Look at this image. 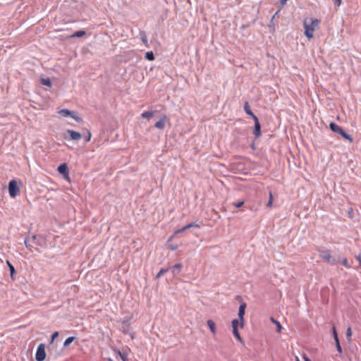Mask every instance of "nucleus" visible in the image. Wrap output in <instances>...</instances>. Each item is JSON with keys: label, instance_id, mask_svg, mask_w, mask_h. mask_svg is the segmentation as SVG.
Instances as JSON below:
<instances>
[{"label": "nucleus", "instance_id": "ddd939ff", "mask_svg": "<svg viewBox=\"0 0 361 361\" xmlns=\"http://www.w3.org/2000/svg\"><path fill=\"white\" fill-rule=\"evenodd\" d=\"M244 110L246 112L247 114L250 115V116H252V118L254 119L255 118V116H256L253 113L252 111H251L250 108V106H249V104L247 102H246L245 103V105H244Z\"/></svg>", "mask_w": 361, "mask_h": 361}, {"label": "nucleus", "instance_id": "423d86ee", "mask_svg": "<svg viewBox=\"0 0 361 361\" xmlns=\"http://www.w3.org/2000/svg\"><path fill=\"white\" fill-rule=\"evenodd\" d=\"M58 113L63 117L71 116L77 122L81 123L82 121L80 117L76 116L73 111H69L68 109H61L58 111Z\"/></svg>", "mask_w": 361, "mask_h": 361}, {"label": "nucleus", "instance_id": "0eeeda50", "mask_svg": "<svg viewBox=\"0 0 361 361\" xmlns=\"http://www.w3.org/2000/svg\"><path fill=\"white\" fill-rule=\"evenodd\" d=\"M246 303L243 302L240 305L238 310V317L240 320V328H243L244 326V314L245 312Z\"/></svg>", "mask_w": 361, "mask_h": 361}, {"label": "nucleus", "instance_id": "b1692460", "mask_svg": "<svg viewBox=\"0 0 361 361\" xmlns=\"http://www.w3.org/2000/svg\"><path fill=\"white\" fill-rule=\"evenodd\" d=\"M7 264L9 267V270L11 271V276L13 277V274L15 273V268L11 264L9 261H7Z\"/></svg>", "mask_w": 361, "mask_h": 361}, {"label": "nucleus", "instance_id": "e433bc0d", "mask_svg": "<svg viewBox=\"0 0 361 361\" xmlns=\"http://www.w3.org/2000/svg\"><path fill=\"white\" fill-rule=\"evenodd\" d=\"M142 40L144 43L147 44V37L145 35H143L142 37Z\"/></svg>", "mask_w": 361, "mask_h": 361}, {"label": "nucleus", "instance_id": "aec40b11", "mask_svg": "<svg viewBox=\"0 0 361 361\" xmlns=\"http://www.w3.org/2000/svg\"><path fill=\"white\" fill-rule=\"evenodd\" d=\"M75 339V337H74V336H71V337L67 338L63 343V346L64 347L68 346Z\"/></svg>", "mask_w": 361, "mask_h": 361}, {"label": "nucleus", "instance_id": "ea45409f", "mask_svg": "<svg viewBox=\"0 0 361 361\" xmlns=\"http://www.w3.org/2000/svg\"><path fill=\"white\" fill-rule=\"evenodd\" d=\"M107 361H114L111 358H108Z\"/></svg>", "mask_w": 361, "mask_h": 361}, {"label": "nucleus", "instance_id": "4c0bfd02", "mask_svg": "<svg viewBox=\"0 0 361 361\" xmlns=\"http://www.w3.org/2000/svg\"><path fill=\"white\" fill-rule=\"evenodd\" d=\"M178 248V245H170V249L172 250H175Z\"/></svg>", "mask_w": 361, "mask_h": 361}, {"label": "nucleus", "instance_id": "393cba45", "mask_svg": "<svg viewBox=\"0 0 361 361\" xmlns=\"http://www.w3.org/2000/svg\"><path fill=\"white\" fill-rule=\"evenodd\" d=\"M42 83L44 85H46V86H48V87H50L51 85V82L49 79H42Z\"/></svg>", "mask_w": 361, "mask_h": 361}, {"label": "nucleus", "instance_id": "39448f33", "mask_svg": "<svg viewBox=\"0 0 361 361\" xmlns=\"http://www.w3.org/2000/svg\"><path fill=\"white\" fill-rule=\"evenodd\" d=\"M46 357L45 345L44 343H40L37 349L35 359L37 361H43Z\"/></svg>", "mask_w": 361, "mask_h": 361}, {"label": "nucleus", "instance_id": "6ab92c4d", "mask_svg": "<svg viewBox=\"0 0 361 361\" xmlns=\"http://www.w3.org/2000/svg\"><path fill=\"white\" fill-rule=\"evenodd\" d=\"M233 329V334L234 336L240 342H242V338L240 335V333L238 332V328H232Z\"/></svg>", "mask_w": 361, "mask_h": 361}, {"label": "nucleus", "instance_id": "4468645a", "mask_svg": "<svg viewBox=\"0 0 361 361\" xmlns=\"http://www.w3.org/2000/svg\"><path fill=\"white\" fill-rule=\"evenodd\" d=\"M154 114V111H145L141 114V116L144 118H147V120H149Z\"/></svg>", "mask_w": 361, "mask_h": 361}, {"label": "nucleus", "instance_id": "f257e3e1", "mask_svg": "<svg viewBox=\"0 0 361 361\" xmlns=\"http://www.w3.org/2000/svg\"><path fill=\"white\" fill-rule=\"evenodd\" d=\"M321 20L317 18H305L303 20L304 34L311 39L314 37V32L320 27Z\"/></svg>", "mask_w": 361, "mask_h": 361}, {"label": "nucleus", "instance_id": "a211bd4d", "mask_svg": "<svg viewBox=\"0 0 361 361\" xmlns=\"http://www.w3.org/2000/svg\"><path fill=\"white\" fill-rule=\"evenodd\" d=\"M182 267L181 264H176L174 266L172 267V272L176 274H178L180 271V268Z\"/></svg>", "mask_w": 361, "mask_h": 361}, {"label": "nucleus", "instance_id": "dca6fc26", "mask_svg": "<svg viewBox=\"0 0 361 361\" xmlns=\"http://www.w3.org/2000/svg\"><path fill=\"white\" fill-rule=\"evenodd\" d=\"M84 35H85V31H84V30H79V31H77V32H74L73 35H71L70 36V37H71V38H73V37H82Z\"/></svg>", "mask_w": 361, "mask_h": 361}, {"label": "nucleus", "instance_id": "2eb2a0df", "mask_svg": "<svg viewBox=\"0 0 361 361\" xmlns=\"http://www.w3.org/2000/svg\"><path fill=\"white\" fill-rule=\"evenodd\" d=\"M114 351L121 357L122 361H128V355L124 353H121L119 350L115 349Z\"/></svg>", "mask_w": 361, "mask_h": 361}, {"label": "nucleus", "instance_id": "9b49d317", "mask_svg": "<svg viewBox=\"0 0 361 361\" xmlns=\"http://www.w3.org/2000/svg\"><path fill=\"white\" fill-rule=\"evenodd\" d=\"M253 120L255 121L254 134L257 137H258L261 135L260 123L257 116H255Z\"/></svg>", "mask_w": 361, "mask_h": 361}, {"label": "nucleus", "instance_id": "f03ea898", "mask_svg": "<svg viewBox=\"0 0 361 361\" xmlns=\"http://www.w3.org/2000/svg\"><path fill=\"white\" fill-rule=\"evenodd\" d=\"M329 128L330 129L335 132V133H337L338 134H340L343 138L348 140L349 142H353V137L348 135V133H346L341 126H339L338 125L334 123H331L329 124Z\"/></svg>", "mask_w": 361, "mask_h": 361}, {"label": "nucleus", "instance_id": "473e14b6", "mask_svg": "<svg viewBox=\"0 0 361 361\" xmlns=\"http://www.w3.org/2000/svg\"><path fill=\"white\" fill-rule=\"evenodd\" d=\"M243 204H244V202L243 201H240L238 202L234 203V206L235 207H237V208H239V207H242Z\"/></svg>", "mask_w": 361, "mask_h": 361}, {"label": "nucleus", "instance_id": "1a4fd4ad", "mask_svg": "<svg viewBox=\"0 0 361 361\" xmlns=\"http://www.w3.org/2000/svg\"><path fill=\"white\" fill-rule=\"evenodd\" d=\"M167 120L166 115L164 114L161 116L160 119L157 121L154 124V127L159 130H163L165 128V123Z\"/></svg>", "mask_w": 361, "mask_h": 361}, {"label": "nucleus", "instance_id": "58836bf2", "mask_svg": "<svg viewBox=\"0 0 361 361\" xmlns=\"http://www.w3.org/2000/svg\"><path fill=\"white\" fill-rule=\"evenodd\" d=\"M287 0H281V4L283 6L286 4Z\"/></svg>", "mask_w": 361, "mask_h": 361}, {"label": "nucleus", "instance_id": "7ed1b4c3", "mask_svg": "<svg viewBox=\"0 0 361 361\" xmlns=\"http://www.w3.org/2000/svg\"><path fill=\"white\" fill-rule=\"evenodd\" d=\"M319 257L331 264H336L337 263L335 257L332 256L331 251L327 249L322 250L320 252Z\"/></svg>", "mask_w": 361, "mask_h": 361}, {"label": "nucleus", "instance_id": "bb28decb", "mask_svg": "<svg viewBox=\"0 0 361 361\" xmlns=\"http://www.w3.org/2000/svg\"><path fill=\"white\" fill-rule=\"evenodd\" d=\"M342 264L346 268H350V265L348 263V261L346 258L343 259L341 262Z\"/></svg>", "mask_w": 361, "mask_h": 361}, {"label": "nucleus", "instance_id": "cd10ccee", "mask_svg": "<svg viewBox=\"0 0 361 361\" xmlns=\"http://www.w3.org/2000/svg\"><path fill=\"white\" fill-rule=\"evenodd\" d=\"M336 344V349L338 351L339 353H342V348L339 343V340L335 341Z\"/></svg>", "mask_w": 361, "mask_h": 361}, {"label": "nucleus", "instance_id": "f8f14e48", "mask_svg": "<svg viewBox=\"0 0 361 361\" xmlns=\"http://www.w3.org/2000/svg\"><path fill=\"white\" fill-rule=\"evenodd\" d=\"M207 324L208 328L209 329V330L212 333V334L213 335H216V328L215 322L213 320H212V319H209L207 322Z\"/></svg>", "mask_w": 361, "mask_h": 361}, {"label": "nucleus", "instance_id": "f3484780", "mask_svg": "<svg viewBox=\"0 0 361 361\" xmlns=\"http://www.w3.org/2000/svg\"><path fill=\"white\" fill-rule=\"evenodd\" d=\"M271 321L274 324H275V326H276V327H277V329H276L277 332H278V333H281V329H282V326H281V325L280 322H278L277 320H275L273 317H271Z\"/></svg>", "mask_w": 361, "mask_h": 361}, {"label": "nucleus", "instance_id": "4be33fe9", "mask_svg": "<svg viewBox=\"0 0 361 361\" xmlns=\"http://www.w3.org/2000/svg\"><path fill=\"white\" fill-rule=\"evenodd\" d=\"M272 204H273V195H272V192H270L269 194V200H268V202L267 204V207H271L272 206Z\"/></svg>", "mask_w": 361, "mask_h": 361}, {"label": "nucleus", "instance_id": "c9c22d12", "mask_svg": "<svg viewBox=\"0 0 361 361\" xmlns=\"http://www.w3.org/2000/svg\"><path fill=\"white\" fill-rule=\"evenodd\" d=\"M336 6H339L341 4L342 0H333Z\"/></svg>", "mask_w": 361, "mask_h": 361}, {"label": "nucleus", "instance_id": "412c9836", "mask_svg": "<svg viewBox=\"0 0 361 361\" xmlns=\"http://www.w3.org/2000/svg\"><path fill=\"white\" fill-rule=\"evenodd\" d=\"M145 58L149 61H153L154 59V56L152 51H147L145 54Z\"/></svg>", "mask_w": 361, "mask_h": 361}, {"label": "nucleus", "instance_id": "7c9ffc66", "mask_svg": "<svg viewBox=\"0 0 361 361\" xmlns=\"http://www.w3.org/2000/svg\"><path fill=\"white\" fill-rule=\"evenodd\" d=\"M351 335H352L351 328L348 327L346 331V336L349 339L351 337Z\"/></svg>", "mask_w": 361, "mask_h": 361}, {"label": "nucleus", "instance_id": "a878e982", "mask_svg": "<svg viewBox=\"0 0 361 361\" xmlns=\"http://www.w3.org/2000/svg\"><path fill=\"white\" fill-rule=\"evenodd\" d=\"M332 334H333L334 340L335 341L338 340V334H337V332H336V327L334 326H333V327H332Z\"/></svg>", "mask_w": 361, "mask_h": 361}, {"label": "nucleus", "instance_id": "f704fd0d", "mask_svg": "<svg viewBox=\"0 0 361 361\" xmlns=\"http://www.w3.org/2000/svg\"><path fill=\"white\" fill-rule=\"evenodd\" d=\"M59 336V332L56 331L51 335V341H53Z\"/></svg>", "mask_w": 361, "mask_h": 361}, {"label": "nucleus", "instance_id": "20e7f679", "mask_svg": "<svg viewBox=\"0 0 361 361\" xmlns=\"http://www.w3.org/2000/svg\"><path fill=\"white\" fill-rule=\"evenodd\" d=\"M8 192L11 197H16L20 193L16 180H11L8 183Z\"/></svg>", "mask_w": 361, "mask_h": 361}, {"label": "nucleus", "instance_id": "6e6552de", "mask_svg": "<svg viewBox=\"0 0 361 361\" xmlns=\"http://www.w3.org/2000/svg\"><path fill=\"white\" fill-rule=\"evenodd\" d=\"M58 171L63 175L66 178V179L69 180V176H68V168L67 166V164L63 163L58 166Z\"/></svg>", "mask_w": 361, "mask_h": 361}, {"label": "nucleus", "instance_id": "c756f323", "mask_svg": "<svg viewBox=\"0 0 361 361\" xmlns=\"http://www.w3.org/2000/svg\"><path fill=\"white\" fill-rule=\"evenodd\" d=\"M167 271V269H161L157 274V278H160L164 273Z\"/></svg>", "mask_w": 361, "mask_h": 361}, {"label": "nucleus", "instance_id": "2f4dec72", "mask_svg": "<svg viewBox=\"0 0 361 361\" xmlns=\"http://www.w3.org/2000/svg\"><path fill=\"white\" fill-rule=\"evenodd\" d=\"M187 227H189V228H192V227L199 228L200 226L196 223H190V224H187Z\"/></svg>", "mask_w": 361, "mask_h": 361}, {"label": "nucleus", "instance_id": "9d476101", "mask_svg": "<svg viewBox=\"0 0 361 361\" xmlns=\"http://www.w3.org/2000/svg\"><path fill=\"white\" fill-rule=\"evenodd\" d=\"M66 133L69 135L70 140H79L82 138V135L80 133L73 130H67Z\"/></svg>", "mask_w": 361, "mask_h": 361}, {"label": "nucleus", "instance_id": "a19ab883", "mask_svg": "<svg viewBox=\"0 0 361 361\" xmlns=\"http://www.w3.org/2000/svg\"><path fill=\"white\" fill-rule=\"evenodd\" d=\"M305 361H311V360H310V359H308V358H306V359L305 360Z\"/></svg>", "mask_w": 361, "mask_h": 361}, {"label": "nucleus", "instance_id": "5701e85b", "mask_svg": "<svg viewBox=\"0 0 361 361\" xmlns=\"http://www.w3.org/2000/svg\"><path fill=\"white\" fill-rule=\"evenodd\" d=\"M231 326H232V328H238V326H240V320H238V319H233L231 322Z\"/></svg>", "mask_w": 361, "mask_h": 361}, {"label": "nucleus", "instance_id": "c85d7f7f", "mask_svg": "<svg viewBox=\"0 0 361 361\" xmlns=\"http://www.w3.org/2000/svg\"><path fill=\"white\" fill-rule=\"evenodd\" d=\"M91 137H92V134H91V133L89 130H87V135L85 137V141L86 142H90L91 140Z\"/></svg>", "mask_w": 361, "mask_h": 361}, {"label": "nucleus", "instance_id": "72a5a7b5", "mask_svg": "<svg viewBox=\"0 0 361 361\" xmlns=\"http://www.w3.org/2000/svg\"><path fill=\"white\" fill-rule=\"evenodd\" d=\"M188 228H189V227H187V225H186V226H183L182 228H180V229L178 230L177 231H176L175 233L183 232V231H185V230H187Z\"/></svg>", "mask_w": 361, "mask_h": 361}]
</instances>
